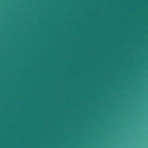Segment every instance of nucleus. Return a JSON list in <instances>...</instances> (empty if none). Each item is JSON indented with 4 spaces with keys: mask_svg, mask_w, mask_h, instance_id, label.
Returning a JSON list of instances; mask_svg holds the SVG:
<instances>
[{
    "mask_svg": "<svg viewBox=\"0 0 148 148\" xmlns=\"http://www.w3.org/2000/svg\"><path fill=\"white\" fill-rule=\"evenodd\" d=\"M93 126H94V125H93Z\"/></svg>",
    "mask_w": 148,
    "mask_h": 148,
    "instance_id": "3",
    "label": "nucleus"
},
{
    "mask_svg": "<svg viewBox=\"0 0 148 148\" xmlns=\"http://www.w3.org/2000/svg\"><path fill=\"white\" fill-rule=\"evenodd\" d=\"M90 62H92V0H90Z\"/></svg>",
    "mask_w": 148,
    "mask_h": 148,
    "instance_id": "1",
    "label": "nucleus"
},
{
    "mask_svg": "<svg viewBox=\"0 0 148 148\" xmlns=\"http://www.w3.org/2000/svg\"><path fill=\"white\" fill-rule=\"evenodd\" d=\"M94 6V5L93 4V6ZM93 14H94V13H93ZM94 26V25H93V26ZM94 67V65H93V67Z\"/></svg>",
    "mask_w": 148,
    "mask_h": 148,
    "instance_id": "2",
    "label": "nucleus"
}]
</instances>
